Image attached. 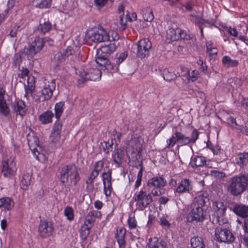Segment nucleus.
<instances>
[{"instance_id":"26","label":"nucleus","mask_w":248,"mask_h":248,"mask_svg":"<svg viewBox=\"0 0 248 248\" xmlns=\"http://www.w3.org/2000/svg\"><path fill=\"white\" fill-rule=\"evenodd\" d=\"M35 78L33 76H28L27 79V85L25 86L26 91L25 96L27 98L29 95H32L35 87Z\"/></svg>"},{"instance_id":"37","label":"nucleus","mask_w":248,"mask_h":248,"mask_svg":"<svg viewBox=\"0 0 248 248\" xmlns=\"http://www.w3.org/2000/svg\"><path fill=\"white\" fill-rule=\"evenodd\" d=\"M51 29V24L48 22L46 21L44 23H40L37 29V31L40 33L45 34L46 32H48Z\"/></svg>"},{"instance_id":"39","label":"nucleus","mask_w":248,"mask_h":248,"mask_svg":"<svg viewBox=\"0 0 248 248\" xmlns=\"http://www.w3.org/2000/svg\"><path fill=\"white\" fill-rule=\"evenodd\" d=\"M248 160V153H244L238 155L236 157V161L237 164L240 166L246 163Z\"/></svg>"},{"instance_id":"30","label":"nucleus","mask_w":248,"mask_h":248,"mask_svg":"<svg viewBox=\"0 0 248 248\" xmlns=\"http://www.w3.org/2000/svg\"><path fill=\"white\" fill-rule=\"evenodd\" d=\"M28 145L32 154H35L36 149H40L39 141L36 137L29 136L28 137Z\"/></svg>"},{"instance_id":"43","label":"nucleus","mask_w":248,"mask_h":248,"mask_svg":"<svg viewBox=\"0 0 248 248\" xmlns=\"http://www.w3.org/2000/svg\"><path fill=\"white\" fill-rule=\"evenodd\" d=\"M199 77V71L197 70H193L191 72H188L186 78L189 81L194 82Z\"/></svg>"},{"instance_id":"60","label":"nucleus","mask_w":248,"mask_h":248,"mask_svg":"<svg viewBox=\"0 0 248 248\" xmlns=\"http://www.w3.org/2000/svg\"><path fill=\"white\" fill-rule=\"evenodd\" d=\"M95 179L91 177L90 175L86 181V183L87 185V187H93V181Z\"/></svg>"},{"instance_id":"59","label":"nucleus","mask_w":248,"mask_h":248,"mask_svg":"<svg viewBox=\"0 0 248 248\" xmlns=\"http://www.w3.org/2000/svg\"><path fill=\"white\" fill-rule=\"evenodd\" d=\"M228 31L230 35L234 37H238V32L236 29L229 27Z\"/></svg>"},{"instance_id":"50","label":"nucleus","mask_w":248,"mask_h":248,"mask_svg":"<svg viewBox=\"0 0 248 248\" xmlns=\"http://www.w3.org/2000/svg\"><path fill=\"white\" fill-rule=\"evenodd\" d=\"M237 102L238 105H240L248 111V98L245 99L242 96H239Z\"/></svg>"},{"instance_id":"25","label":"nucleus","mask_w":248,"mask_h":248,"mask_svg":"<svg viewBox=\"0 0 248 248\" xmlns=\"http://www.w3.org/2000/svg\"><path fill=\"white\" fill-rule=\"evenodd\" d=\"M137 16L136 13H133L131 14L130 16L128 17V16L126 15L125 17L124 18V15L121 14L119 16V22L120 24V26L119 27V29L121 30H124L126 28V23L127 20L130 21H135L137 19Z\"/></svg>"},{"instance_id":"17","label":"nucleus","mask_w":248,"mask_h":248,"mask_svg":"<svg viewBox=\"0 0 248 248\" xmlns=\"http://www.w3.org/2000/svg\"><path fill=\"white\" fill-rule=\"evenodd\" d=\"M74 51L71 48H68L64 50L62 53L59 52L55 54L53 63L56 67H58L61 64L63 63L68 59V57L73 54Z\"/></svg>"},{"instance_id":"57","label":"nucleus","mask_w":248,"mask_h":248,"mask_svg":"<svg viewBox=\"0 0 248 248\" xmlns=\"http://www.w3.org/2000/svg\"><path fill=\"white\" fill-rule=\"evenodd\" d=\"M127 221L128 225L131 229H134L136 227V221L134 218L129 217Z\"/></svg>"},{"instance_id":"3","label":"nucleus","mask_w":248,"mask_h":248,"mask_svg":"<svg viewBox=\"0 0 248 248\" xmlns=\"http://www.w3.org/2000/svg\"><path fill=\"white\" fill-rule=\"evenodd\" d=\"M205 198L200 194L194 198L193 203L191 204L192 209L188 213L187 219L188 221L192 222L202 221L206 216V212L202 208L205 201Z\"/></svg>"},{"instance_id":"10","label":"nucleus","mask_w":248,"mask_h":248,"mask_svg":"<svg viewBox=\"0 0 248 248\" xmlns=\"http://www.w3.org/2000/svg\"><path fill=\"white\" fill-rule=\"evenodd\" d=\"M79 77L83 82L86 80H98L101 78V72L96 68L85 67L79 72Z\"/></svg>"},{"instance_id":"63","label":"nucleus","mask_w":248,"mask_h":248,"mask_svg":"<svg viewBox=\"0 0 248 248\" xmlns=\"http://www.w3.org/2000/svg\"><path fill=\"white\" fill-rule=\"evenodd\" d=\"M20 72H21V73H20L21 77L22 78H23L24 77H25L26 76H28V74L29 73V71L27 68H23L20 70Z\"/></svg>"},{"instance_id":"33","label":"nucleus","mask_w":248,"mask_h":248,"mask_svg":"<svg viewBox=\"0 0 248 248\" xmlns=\"http://www.w3.org/2000/svg\"><path fill=\"white\" fill-rule=\"evenodd\" d=\"M180 29L170 28L167 31V37L171 41H175L179 40V33H180Z\"/></svg>"},{"instance_id":"20","label":"nucleus","mask_w":248,"mask_h":248,"mask_svg":"<svg viewBox=\"0 0 248 248\" xmlns=\"http://www.w3.org/2000/svg\"><path fill=\"white\" fill-rule=\"evenodd\" d=\"M12 108L14 111L21 116L25 115L27 110L25 102L22 100H16L12 104Z\"/></svg>"},{"instance_id":"41","label":"nucleus","mask_w":248,"mask_h":248,"mask_svg":"<svg viewBox=\"0 0 248 248\" xmlns=\"http://www.w3.org/2000/svg\"><path fill=\"white\" fill-rule=\"evenodd\" d=\"M91 227L82 225L80 229V236L82 240H86L89 236Z\"/></svg>"},{"instance_id":"46","label":"nucleus","mask_w":248,"mask_h":248,"mask_svg":"<svg viewBox=\"0 0 248 248\" xmlns=\"http://www.w3.org/2000/svg\"><path fill=\"white\" fill-rule=\"evenodd\" d=\"M62 127V124L59 121H57L53 125L51 133H57L61 135Z\"/></svg>"},{"instance_id":"23","label":"nucleus","mask_w":248,"mask_h":248,"mask_svg":"<svg viewBox=\"0 0 248 248\" xmlns=\"http://www.w3.org/2000/svg\"><path fill=\"white\" fill-rule=\"evenodd\" d=\"M124 157V152L120 149H115L112 154V159L116 167H119L120 166Z\"/></svg>"},{"instance_id":"18","label":"nucleus","mask_w":248,"mask_h":248,"mask_svg":"<svg viewBox=\"0 0 248 248\" xmlns=\"http://www.w3.org/2000/svg\"><path fill=\"white\" fill-rule=\"evenodd\" d=\"M167 184L166 180L162 177H154L148 181L147 186L150 188L162 189Z\"/></svg>"},{"instance_id":"38","label":"nucleus","mask_w":248,"mask_h":248,"mask_svg":"<svg viewBox=\"0 0 248 248\" xmlns=\"http://www.w3.org/2000/svg\"><path fill=\"white\" fill-rule=\"evenodd\" d=\"M163 77L164 80L170 81L176 79L177 75L174 72L169 71V69H165L163 72Z\"/></svg>"},{"instance_id":"45","label":"nucleus","mask_w":248,"mask_h":248,"mask_svg":"<svg viewBox=\"0 0 248 248\" xmlns=\"http://www.w3.org/2000/svg\"><path fill=\"white\" fill-rule=\"evenodd\" d=\"M206 162V158L202 156H197L194 159V163L196 167L202 166L205 164Z\"/></svg>"},{"instance_id":"31","label":"nucleus","mask_w":248,"mask_h":248,"mask_svg":"<svg viewBox=\"0 0 248 248\" xmlns=\"http://www.w3.org/2000/svg\"><path fill=\"white\" fill-rule=\"evenodd\" d=\"M14 204L13 200L9 197H3L0 199V207H3L5 210H11Z\"/></svg>"},{"instance_id":"51","label":"nucleus","mask_w":248,"mask_h":248,"mask_svg":"<svg viewBox=\"0 0 248 248\" xmlns=\"http://www.w3.org/2000/svg\"><path fill=\"white\" fill-rule=\"evenodd\" d=\"M40 149H36L35 154H33L36 159L39 161L43 162L45 160V156L44 153L40 152Z\"/></svg>"},{"instance_id":"34","label":"nucleus","mask_w":248,"mask_h":248,"mask_svg":"<svg viewBox=\"0 0 248 248\" xmlns=\"http://www.w3.org/2000/svg\"><path fill=\"white\" fill-rule=\"evenodd\" d=\"M61 135L57 133H51L49 139L51 144L56 148L60 147L61 145Z\"/></svg>"},{"instance_id":"16","label":"nucleus","mask_w":248,"mask_h":248,"mask_svg":"<svg viewBox=\"0 0 248 248\" xmlns=\"http://www.w3.org/2000/svg\"><path fill=\"white\" fill-rule=\"evenodd\" d=\"M111 174V169H109L107 172H104L102 174L104 193L107 197L110 195L112 191Z\"/></svg>"},{"instance_id":"8","label":"nucleus","mask_w":248,"mask_h":248,"mask_svg":"<svg viewBox=\"0 0 248 248\" xmlns=\"http://www.w3.org/2000/svg\"><path fill=\"white\" fill-rule=\"evenodd\" d=\"M212 208L214 212L212 215L215 218L213 221L215 223H218L219 225H222L227 221L224 217L227 210V206L221 202H216L213 203Z\"/></svg>"},{"instance_id":"15","label":"nucleus","mask_w":248,"mask_h":248,"mask_svg":"<svg viewBox=\"0 0 248 248\" xmlns=\"http://www.w3.org/2000/svg\"><path fill=\"white\" fill-rule=\"evenodd\" d=\"M44 42L40 37H36L27 49L29 55L33 57L43 48Z\"/></svg>"},{"instance_id":"52","label":"nucleus","mask_w":248,"mask_h":248,"mask_svg":"<svg viewBox=\"0 0 248 248\" xmlns=\"http://www.w3.org/2000/svg\"><path fill=\"white\" fill-rule=\"evenodd\" d=\"M211 173L212 176L218 179H223L226 177L225 173L217 170L211 171Z\"/></svg>"},{"instance_id":"5","label":"nucleus","mask_w":248,"mask_h":248,"mask_svg":"<svg viewBox=\"0 0 248 248\" xmlns=\"http://www.w3.org/2000/svg\"><path fill=\"white\" fill-rule=\"evenodd\" d=\"M199 138V132L196 129L194 130L191 135V138H189L180 132L175 131L173 135L167 140L166 148H172L176 142L179 143L181 145H187L191 144H194Z\"/></svg>"},{"instance_id":"21","label":"nucleus","mask_w":248,"mask_h":248,"mask_svg":"<svg viewBox=\"0 0 248 248\" xmlns=\"http://www.w3.org/2000/svg\"><path fill=\"white\" fill-rule=\"evenodd\" d=\"M125 233L126 230L124 228L118 227L117 228L115 238L119 244V248H125Z\"/></svg>"},{"instance_id":"1","label":"nucleus","mask_w":248,"mask_h":248,"mask_svg":"<svg viewBox=\"0 0 248 248\" xmlns=\"http://www.w3.org/2000/svg\"><path fill=\"white\" fill-rule=\"evenodd\" d=\"M60 181L64 185L75 186L80 180L78 168L73 164L64 166L60 172Z\"/></svg>"},{"instance_id":"53","label":"nucleus","mask_w":248,"mask_h":248,"mask_svg":"<svg viewBox=\"0 0 248 248\" xmlns=\"http://www.w3.org/2000/svg\"><path fill=\"white\" fill-rule=\"evenodd\" d=\"M104 165V162L103 159L98 161L97 162H95L93 170L99 172L102 170Z\"/></svg>"},{"instance_id":"22","label":"nucleus","mask_w":248,"mask_h":248,"mask_svg":"<svg viewBox=\"0 0 248 248\" xmlns=\"http://www.w3.org/2000/svg\"><path fill=\"white\" fill-rule=\"evenodd\" d=\"M101 213L97 211H90L86 217L84 225L91 227L94 224L96 218L100 217Z\"/></svg>"},{"instance_id":"58","label":"nucleus","mask_w":248,"mask_h":248,"mask_svg":"<svg viewBox=\"0 0 248 248\" xmlns=\"http://www.w3.org/2000/svg\"><path fill=\"white\" fill-rule=\"evenodd\" d=\"M227 123L231 126L234 127L237 125L235 119L232 117H229L227 119Z\"/></svg>"},{"instance_id":"27","label":"nucleus","mask_w":248,"mask_h":248,"mask_svg":"<svg viewBox=\"0 0 248 248\" xmlns=\"http://www.w3.org/2000/svg\"><path fill=\"white\" fill-rule=\"evenodd\" d=\"M5 91L2 87H0V112L6 116L9 113L8 108L4 100Z\"/></svg>"},{"instance_id":"54","label":"nucleus","mask_w":248,"mask_h":248,"mask_svg":"<svg viewBox=\"0 0 248 248\" xmlns=\"http://www.w3.org/2000/svg\"><path fill=\"white\" fill-rule=\"evenodd\" d=\"M160 189H156V188H153L151 191L148 193L151 194V196L152 197L153 196L158 197L159 196H161L162 194V193L160 190Z\"/></svg>"},{"instance_id":"64","label":"nucleus","mask_w":248,"mask_h":248,"mask_svg":"<svg viewBox=\"0 0 248 248\" xmlns=\"http://www.w3.org/2000/svg\"><path fill=\"white\" fill-rule=\"evenodd\" d=\"M169 200L168 198L162 196L159 198L158 202L160 204H165L169 201Z\"/></svg>"},{"instance_id":"40","label":"nucleus","mask_w":248,"mask_h":248,"mask_svg":"<svg viewBox=\"0 0 248 248\" xmlns=\"http://www.w3.org/2000/svg\"><path fill=\"white\" fill-rule=\"evenodd\" d=\"M64 103L61 101L56 103L55 105V117L59 119L63 112V107Z\"/></svg>"},{"instance_id":"24","label":"nucleus","mask_w":248,"mask_h":248,"mask_svg":"<svg viewBox=\"0 0 248 248\" xmlns=\"http://www.w3.org/2000/svg\"><path fill=\"white\" fill-rule=\"evenodd\" d=\"M232 211L235 214L243 218L248 217V206L243 204H235Z\"/></svg>"},{"instance_id":"9","label":"nucleus","mask_w":248,"mask_h":248,"mask_svg":"<svg viewBox=\"0 0 248 248\" xmlns=\"http://www.w3.org/2000/svg\"><path fill=\"white\" fill-rule=\"evenodd\" d=\"M133 199L137 202V206L140 210H143L151 202H153V198L151 194L147 193L146 191L141 189L135 194Z\"/></svg>"},{"instance_id":"62","label":"nucleus","mask_w":248,"mask_h":248,"mask_svg":"<svg viewBox=\"0 0 248 248\" xmlns=\"http://www.w3.org/2000/svg\"><path fill=\"white\" fill-rule=\"evenodd\" d=\"M180 32L178 34L179 35V40L180 39H187L189 37L185 31L180 30Z\"/></svg>"},{"instance_id":"55","label":"nucleus","mask_w":248,"mask_h":248,"mask_svg":"<svg viewBox=\"0 0 248 248\" xmlns=\"http://www.w3.org/2000/svg\"><path fill=\"white\" fill-rule=\"evenodd\" d=\"M108 0H94L95 5L98 8H101L105 6Z\"/></svg>"},{"instance_id":"14","label":"nucleus","mask_w":248,"mask_h":248,"mask_svg":"<svg viewBox=\"0 0 248 248\" xmlns=\"http://www.w3.org/2000/svg\"><path fill=\"white\" fill-rule=\"evenodd\" d=\"M38 232L42 237H47L51 235L54 232V227L52 222L46 220L40 221Z\"/></svg>"},{"instance_id":"36","label":"nucleus","mask_w":248,"mask_h":248,"mask_svg":"<svg viewBox=\"0 0 248 248\" xmlns=\"http://www.w3.org/2000/svg\"><path fill=\"white\" fill-rule=\"evenodd\" d=\"M144 20L147 22H152L154 19V16L151 10L148 8H143L141 11Z\"/></svg>"},{"instance_id":"13","label":"nucleus","mask_w":248,"mask_h":248,"mask_svg":"<svg viewBox=\"0 0 248 248\" xmlns=\"http://www.w3.org/2000/svg\"><path fill=\"white\" fill-rule=\"evenodd\" d=\"M1 166V172L5 177H8L13 175L16 170L14 158L3 161Z\"/></svg>"},{"instance_id":"35","label":"nucleus","mask_w":248,"mask_h":248,"mask_svg":"<svg viewBox=\"0 0 248 248\" xmlns=\"http://www.w3.org/2000/svg\"><path fill=\"white\" fill-rule=\"evenodd\" d=\"M31 176L30 173H25L23 175L20 186L24 190L28 189L31 183Z\"/></svg>"},{"instance_id":"42","label":"nucleus","mask_w":248,"mask_h":248,"mask_svg":"<svg viewBox=\"0 0 248 248\" xmlns=\"http://www.w3.org/2000/svg\"><path fill=\"white\" fill-rule=\"evenodd\" d=\"M190 244L192 248H196L204 244L202 239L198 236L192 237L190 240Z\"/></svg>"},{"instance_id":"44","label":"nucleus","mask_w":248,"mask_h":248,"mask_svg":"<svg viewBox=\"0 0 248 248\" xmlns=\"http://www.w3.org/2000/svg\"><path fill=\"white\" fill-rule=\"evenodd\" d=\"M52 3V0H38L36 5L39 8H47L49 7Z\"/></svg>"},{"instance_id":"56","label":"nucleus","mask_w":248,"mask_h":248,"mask_svg":"<svg viewBox=\"0 0 248 248\" xmlns=\"http://www.w3.org/2000/svg\"><path fill=\"white\" fill-rule=\"evenodd\" d=\"M160 224L162 226L166 227L168 228L170 226V223L167 220L166 217L165 216L162 217L160 219Z\"/></svg>"},{"instance_id":"11","label":"nucleus","mask_w":248,"mask_h":248,"mask_svg":"<svg viewBox=\"0 0 248 248\" xmlns=\"http://www.w3.org/2000/svg\"><path fill=\"white\" fill-rule=\"evenodd\" d=\"M55 89V83L53 80L47 86H45L41 91L36 92L34 99L36 101H45L49 99Z\"/></svg>"},{"instance_id":"4","label":"nucleus","mask_w":248,"mask_h":248,"mask_svg":"<svg viewBox=\"0 0 248 248\" xmlns=\"http://www.w3.org/2000/svg\"><path fill=\"white\" fill-rule=\"evenodd\" d=\"M116 49V46L114 43L102 46L97 51V57L95 62L99 66L104 67L108 70H111L113 66L108 60V57L113 53Z\"/></svg>"},{"instance_id":"7","label":"nucleus","mask_w":248,"mask_h":248,"mask_svg":"<svg viewBox=\"0 0 248 248\" xmlns=\"http://www.w3.org/2000/svg\"><path fill=\"white\" fill-rule=\"evenodd\" d=\"M223 225H225V226H221V225H220L216 228L215 237L218 242L232 243L234 240V236L228 229L229 225L227 223V221Z\"/></svg>"},{"instance_id":"48","label":"nucleus","mask_w":248,"mask_h":248,"mask_svg":"<svg viewBox=\"0 0 248 248\" xmlns=\"http://www.w3.org/2000/svg\"><path fill=\"white\" fill-rule=\"evenodd\" d=\"M113 143L111 141L110 142L109 141H104L102 143L103 150L106 154H108L112 149Z\"/></svg>"},{"instance_id":"28","label":"nucleus","mask_w":248,"mask_h":248,"mask_svg":"<svg viewBox=\"0 0 248 248\" xmlns=\"http://www.w3.org/2000/svg\"><path fill=\"white\" fill-rule=\"evenodd\" d=\"M166 243L158 240L156 237L151 238L146 246V248H166Z\"/></svg>"},{"instance_id":"6","label":"nucleus","mask_w":248,"mask_h":248,"mask_svg":"<svg viewBox=\"0 0 248 248\" xmlns=\"http://www.w3.org/2000/svg\"><path fill=\"white\" fill-rule=\"evenodd\" d=\"M87 35L89 41L95 43L114 41L118 40L119 38L116 32L108 31L102 28L97 30L89 31Z\"/></svg>"},{"instance_id":"47","label":"nucleus","mask_w":248,"mask_h":248,"mask_svg":"<svg viewBox=\"0 0 248 248\" xmlns=\"http://www.w3.org/2000/svg\"><path fill=\"white\" fill-rule=\"evenodd\" d=\"M128 53L126 51H124L121 53L115 59L116 64L119 65L126 59Z\"/></svg>"},{"instance_id":"61","label":"nucleus","mask_w":248,"mask_h":248,"mask_svg":"<svg viewBox=\"0 0 248 248\" xmlns=\"http://www.w3.org/2000/svg\"><path fill=\"white\" fill-rule=\"evenodd\" d=\"M211 150L215 155H219L221 152V148L218 145H216Z\"/></svg>"},{"instance_id":"32","label":"nucleus","mask_w":248,"mask_h":248,"mask_svg":"<svg viewBox=\"0 0 248 248\" xmlns=\"http://www.w3.org/2000/svg\"><path fill=\"white\" fill-rule=\"evenodd\" d=\"M222 62L223 65L227 68L235 67L239 64L238 60L232 59L228 56H225L222 58Z\"/></svg>"},{"instance_id":"49","label":"nucleus","mask_w":248,"mask_h":248,"mask_svg":"<svg viewBox=\"0 0 248 248\" xmlns=\"http://www.w3.org/2000/svg\"><path fill=\"white\" fill-rule=\"evenodd\" d=\"M64 215L69 220H73L74 219V213L72 207H67L64 210Z\"/></svg>"},{"instance_id":"12","label":"nucleus","mask_w":248,"mask_h":248,"mask_svg":"<svg viewBox=\"0 0 248 248\" xmlns=\"http://www.w3.org/2000/svg\"><path fill=\"white\" fill-rule=\"evenodd\" d=\"M137 46V56L142 59L149 55L150 50L152 48V43L149 39L144 38L138 42Z\"/></svg>"},{"instance_id":"29","label":"nucleus","mask_w":248,"mask_h":248,"mask_svg":"<svg viewBox=\"0 0 248 248\" xmlns=\"http://www.w3.org/2000/svg\"><path fill=\"white\" fill-rule=\"evenodd\" d=\"M53 117L54 114L52 111L47 110L39 116V120L42 124H46L52 122Z\"/></svg>"},{"instance_id":"2","label":"nucleus","mask_w":248,"mask_h":248,"mask_svg":"<svg viewBox=\"0 0 248 248\" xmlns=\"http://www.w3.org/2000/svg\"><path fill=\"white\" fill-rule=\"evenodd\" d=\"M248 187V175L240 174L230 178L227 190L233 196L241 195Z\"/></svg>"},{"instance_id":"19","label":"nucleus","mask_w":248,"mask_h":248,"mask_svg":"<svg viewBox=\"0 0 248 248\" xmlns=\"http://www.w3.org/2000/svg\"><path fill=\"white\" fill-rule=\"evenodd\" d=\"M192 189L191 182L188 179H184L179 183L176 192L179 194L189 192Z\"/></svg>"}]
</instances>
